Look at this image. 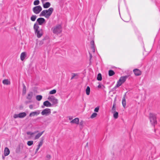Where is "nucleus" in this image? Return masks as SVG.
Segmentation results:
<instances>
[{"label": "nucleus", "mask_w": 160, "mask_h": 160, "mask_svg": "<svg viewBox=\"0 0 160 160\" xmlns=\"http://www.w3.org/2000/svg\"><path fill=\"white\" fill-rule=\"evenodd\" d=\"M53 9L52 8H50L48 9L43 10L40 13V17L44 16L46 18H48L52 14Z\"/></svg>", "instance_id": "f257e3e1"}, {"label": "nucleus", "mask_w": 160, "mask_h": 160, "mask_svg": "<svg viewBox=\"0 0 160 160\" xmlns=\"http://www.w3.org/2000/svg\"><path fill=\"white\" fill-rule=\"evenodd\" d=\"M39 26L37 24H35L34 25V29L35 34L36 35L37 37L39 38L43 35V32L42 29H39Z\"/></svg>", "instance_id": "f03ea898"}, {"label": "nucleus", "mask_w": 160, "mask_h": 160, "mask_svg": "<svg viewBox=\"0 0 160 160\" xmlns=\"http://www.w3.org/2000/svg\"><path fill=\"white\" fill-rule=\"evenodd\" d=\"M51 30L53 33L58 34L61 32L62 28L61 25L58 24L52 27Z\"/></svg>", "instance_id": "7ed1b4c3"}, {"label": "nucleus", "mask_w": 160, "mask_h": 160, "mask_svg": "<svg viewBox=\"0 0 160 160\" xmlns=\"http://www.w3.org/2000/svg\"><path fill=\"white\" fill-rule=\"evenodd\" d=\"M128 77L127 76H125L120 77L117 82L116 87H118L120 86L126 81Z\"/></svg>", "instance_id": "20e7f679"}, {"label": "nucleus", "mask_w": 160, "mask_h": 160, "mask_svg": "<svg viewBox=\"0 0 160 160\" xmlns=\"http://www.w3.org/2000/svg\"><path fill=\"white\" fill-rule=\"evenodd\" d=\"M149 119L151 124L154 125L157 123L156 117V115L152 113H150Z\"/></svg>", "instance_id": "39448f33"}, {"label": "nucleus", "mask_w": 160, "mask_h": 160, "mask_svg": "<svg viewBox=\"0 0 160 160\" xmlns=\"http://www.w3.org/2000/svg\"><path fill=\"white\" fill-rule=\"evenodd\" d=\"M48 99L52 103V105L57 104L58 103V99L53 96H49Z\"/></svg>", "instance_id": "423d86ee"}, {"label": "nucleus", "mask_w": 160, "mask_h": 160, "mask_svg": "<svg viewBox=\"0 0 160 160\" xmlns=\"http://www.w3.org/2000/svg\"><path fill=\"white\" fill-rule=\"evenodd\" d=\"M27 114L25 112H22L19 113L18 114H14L13 116V117L14 118H23L26 116Z\"/></svg>", "instance_id": "0eeeda50"}, {"label": "nucleus", "mask_w": 160, "mask_h": 160, "mask_svg": "<svg viewBox=\"0 0 160 160\" xmlns=\"http://www.w3.org/2000/svg\"><path fill=\"white\" fill-rule=\"evenodd\" d=\"M42 10V8L40 6L34 7L32 8V11L36 14L39 13Z\"/></svg>", "instance_id": "6e6552de"}, {"label": "nucleus", "mask_w": 160, "mask_h": 160, "mask_svg": "<svg viewBox=\"0 0 160 160\" xmlns=\"http://www.w3.org/2000/svg\"><path fill=\"white\" fill-rule=\"evenodd\" d=\"M51 113V109L48 108H47L43 110L41 113L42 115L47 116L50 114Z\"/></svg>", "instance_id": "1a4fd4ad"}, {"label": "nucleus", "mask_w": 160, "mask_h": 160, "mask_svg": "<svg viewBox=\"0 0 160 160\" xmlns=\"http://www.w3.org/2000/svg\"><path fill=\"white\" fill-rule=\"evenodd\" d=\"M40 113V111L37 110L36 111L31 112L29 114V116L30 117H33L35 116H37Z\"/></svg>", "instance_id": "9d476101"}, {"label": "nucleus", "mask_w": 160, "mask_h": 160, "mask_svg": "<svg viewBox=\"0 0 160 160\" xmlns=\"http://www.w3.org/2000/svg\"><path fill=\"white\" fill-rule=\"evenodd\" d=\"M37 22L39 25H42L43 23H45V20L43 18H40L37 19Z\"/></svg>", "instance_id": "9b49d317"}, {"label": "nucleus", "mask_w": 160, "mask_h": 160, "mask_svg": "<svg viewBox=\"0 0 160 160\" xmlns=\"http://www.w3.org/2000/svg\"><path fill=\"white\" fill-rule=\"evenodd\" d=\"M23 147V144H20L19 145L18 147L16 149V152L17 153H19L21 151Z\"/></svg>", "instance_id": "f8f14e48"}, {"label": "nucleus", "mask_w": 160, "mask_h": 160, "mask_svg": "<svg viewBox=\"0 0 160 160\" xmlns=\"http://www.w3.org/2000/svg\"><path fill=\"white\" fill-rule=\"evenodd\" d=\"M133 72L136 76H139L141 74V72L139 69H135L133 70Z\"/></svg>", "instance_id": "ddd939ff"}, {"label": "nucleus", "mask_w": 160, "mask_h": 160, "mask_svg": "<svg viewBox=\"0 0 160 160\" xmlns=\"http://www.w3.org/2000/svg\"><path fill=\"white\" fill-rule=\"evenodd\" d=\"M79 118H77L74 119L72 120L70 122L71 123L76 124H79Z\"/></svg>", "instance_id": "4468645a"}, {"label": "nucleus", "mask_w": 160, "mask_h": 160, "mask_svg": "<svg viewBox=\"0 0 160 160\" xmlns=\"http://www.w3.org/2000/svg\"><path fill=\"white\" fill-rule=\"evenodd\" d=\"M43 105L47 107H51L52 106V104L48 101H46L43 102Z\"/></svg>", "instance_id": "2eb2a0df"}, {"label": "nucleus", "mask_w": 160, "mask_h": 160, "mask_svg": "<svg viewBox=\"0 0 160 160\" xmlns=\"http://www.w3.org/2000/svg\"><path fill=\"white\" fill-rule=\"evenodd\" d=\"M125 96L126 94H125L123 97L122 100V103L123 105V106L124 108L126 107V102L125 99Z\"/></svg>", "instance_id": "dca6fc26"}, {"label": "nucleus", "mask_w": 160, "mask_h": 160, "mask_svg": "<svg viewBox=\"0 0 160 160\" xmlns=\"http://www.w3.org/2000/svg\"><path fill=\"white\" fill-rule=\"evenodd\" d=\"M27 53L25 52H22L20 55V58L22 61H23L26 57Z\"/></svg>", "instance_id": "f3484780"}, {"label": "nucleus", "mask_w": 160, "mask_h": 160, "mask_svg": "<svg viewBox=\"0 0 160 160\" xmlns=\"http://www.w3.org/2000/svg\"><path fill=\"white\" fill-rule=\"evenodd\" d=\"M10 153V150L8 148L6 147L5 148L4 154L5 156L8 155Z\"/></svg>", "instance_id": "a211bd4d"}, {"label": "nucleus", "mask_w": 160, "mask_h": 160, "mask_svg": "<svg viewBox=\"0 0 160 160\" xmlns=\"http://www.w3.org/2000/svg\"><path fill=\"white\" fill-rule=\"evenodd\" d=\"M51 5L50 3L49 2H47L44 3H43V6L45 8H48L50 7Z\"/></svg>", "instance_id": "6ab92c4d"}, {"label": "nucleus", "mask_w": 160, "mask_h": 160, "mask_svg": "<svg viewBox=\"0 0 160 160\" xmlns=\"http://www.w3.org/2000/svg\"><path fill=\"white\" fill-rule=\"evenodd\" d=\"M2 83L4 85H8L10 84V82L8 79H4L3 80Z\"/></svg>", "instance_id": "aec40b11"}, {"label": "nucleus", "mask_w": 160, "mask_h": 160, "mask_svg": "<svg viewBox=\"0 0 160 160\" xmlns=\"http://www.w3.org/2000/svg\"><path fill=\"white\" fill-rule=\"evenodd\" d=\"M38 132V131H36L34 132H27V134L28 135H30V138H31L32 137V136L35 134L37 133Z\"/></svg>", "instance_id": "412c9836"}, {"label": "nucleus", "mask_w": 160, "mask_h": 160, "mask_svg": "<svg viewBox=\"0 0 160 160\" xmlns=\"http://www.w3.org/2000/svg\"><path fill=\"white\" fill-rule=\"evenodd\" d=\"M44 131H43L40 133H38L36 135L35 137V139H37L39 138V137L42 135V134L44 132Z\"/></svg>", "instance_id": "4be33fe9"}, {"label": "nucleus", "mask_w": 160, "mask_h": 160, "mask_svg": "<svg viewBox=\"0 0 160 160\" xmlns=\"http://www.w3.org/2000/svg\"><path fill=\"white\" fill-rule=\"evenodd\" d=\"M33 93L32 92H29L27 98L29 100H31L33 96Z\"/></svg>", "instance_id": "5701e85b"}, {"label": "nucleus", "mask_w": 160, "mask_h": 160, "mask_svg": "<svg viewBox=\"0 0 160 160\" xmlns=\"http://www.w3.org/2000/svg\"><path fill=\"white\" fill-rule=\"evenodd\" d=\"M112 112L113 113V117L115 119H117L118 117V112L115 111L114 112Z\"/></svg>", "instance_id": "b1692460"}, {"label": "nucleus", "mask_w": 160, "mask_h": 160, "mask_svg": "<svg viewBox=\"0 0 160 160\" xmlns=\"http://www.w3.org/2000/svg\"><path fill=\"white\" fill-rule=\"evenodd\" d=\"M90 87L89 86H88L86 88V94L88 95L90 94Z\"/></svg>", "instance_id": "393cba45"}, {"label": "nucleus", "mask_w": 160, "mask_h": 160, "mask_svg": "<svg viewBox=\"0 0 160 160\" xmlns=\"http://www.w3.org/2000/svg\"><path fill=\"white\" fill-rule=\"evenodd\" d=\"M115 74L114 72L112 70H110L108 71V75L110 76H113Z\"/></svg>", "instance_id": "a878e982"}, {"label": "nucleus", "mask_w": 160, "mask_h": 160, "mask_svg": "<svg viewBox=\"0 0 160 160\" xmlns=\"http://www.w3.org/2000/svg\"><path fill=\"white\" fill-rule=\"evenodd\" d=\"M42 98V96L41 95H37L36 96V99L38 101H40Z\"/></svg>", "instance_id": "bb28decb"}, {"label": "nucleus", "mask_w": 160, "mask_h": 160, "mask_svg": "<svg viewBox=\"0 0 160 160\" xmlns=\"http://www.w3.org/2000/svg\"><path fill=\"white\" fill-rule=\"evenodd\" d=\"M97 79L98 81H101L102 80V75L100 73H99L98 74Z\"/></svg>", "instance_id": "cd10ccee"}, {"label": "nucleus", "mask_w": 160, "mask_h": 160, "mask_svg": "<svg viewBox=\"0 0 160 160\" xmlns=\"http://www.w3.org/2000/svg\"><path fill=\"white\" fill-rule=\"evenodd\" d=\"M36 17V15H33L31 17V20L32 21H34L35 20Z\"/></svg>", "instance_id": "c85d7f7f"}, {"label": "nucleus", "mask_w": 160, "mask_h": 160, "mask_svg": "<svg viewBox=\"0 0 160 160\" xmlns=\"http://www.w3.org/2000/svg\"><path fill=\"white\" fill-rule=\"evenodd\" d=\"M97 115V114L96 113L94 112L91 115L90 118H94L96 117Z\"/></svg>", "instance_id": "c756f323"}, {"label": "nucleus", "mask_w": 160, "mask_h": 160, "mask_svg": "<svg viewBox=\"0 0 160 160\" xmlns=\"http://www.w3.org/2000/svg\"><path fill=\"white\" fill-rule=\"evenodd\" d=\"M56 92V91L55 89H53L49 92V93L50 94H55Z\"/></svg>", "instance_id": "7c9ffc66"}, {"label": "nucleus", "mask_w": 160, "mask_h": 160, "mask_svg": "<svg viewBox=\"0 0 160 160\" xmlns=\"http://www.w3.org/2000/svg\"><path fill=\"white\" fill-rule=\"evenodd\" d=\"M26 88L25 86L24 85H23V88L22 91V94H25L26 93Z\"/></svg>", "instance_id": "2f4dec72"}, {"label": "nucleus", "mask_w": 160, "mask_h": 160, "mask_svg": "<svg viewBox=\"0 0 160 160\" xmlns=\"http://www.w3.org/2000/svg\"><path fill=\"white\" fill-rule=\"evenodd\" d=\"M33 142L32 141H30L27 142V144L29 146H30L33 144Z\"/></svg>", "instance_id": "473e14b6"}, {"label": "nucleus", "mask_w": 160, "mask_h": 160, "mask_svg": "<svg viewBox=\"0 0 160 160\" xmlns=\"http://www.w3.org/2000/svg\"><path fill=\"white\" fill-rule=\"evenodd\" d=\"M39 3V1L38 0H35L33 2L34 5H38Z\"/></svg>", "instance_id": "72a5a7b5"}, {"label": "nucleus", "mask_w": 160, "mask_h": 160, "mask_svg": "<svg viewBox=\"0 0 160 160\" xmlns=\"http://www.w3.org/2000/svg\"><path fill=\"white\" fill-rule=\"evenodd\" d=\"M115 103H114L113 105V106H112V112H113V111H115Z\"/></svg>", "instance_id": "f704fd0d"}, {"label": "nucleus", "mask_w": 160, "mask_h": 160, "mask_svg": "<svg viewBox=\"0 0 160 160\" xmlns=\"http://www.w3.org/2000/svg\"><path fill=\"white\" fill-rule=\"evenodd\" d=\"M46 158L47 160H49L51 158V156L50 155L48 154L46 156Z\"/></svg>", "instance_id": "c9c22d12"}, {"label": "nucleus", "mask_w": 160, "mask_h": 160, "mask_svg": "<svg viewBox=\"0 0 160 160\" xmlns=\"http://www.w3.org/2000/svg\"><path fill=\"white\" fill-rule=\"evenodd\" d=\"M42 144H43V140H42L39 142L38 146H39V147H41L42 145Z\"/></svg>", "instance_id": "e433bc0d"}, {"label": "nucleus", "mask_w": 160, "mask_h": 160, "mask_svg": "<svg viewBox=\"0 0 160 160\" xmlns=\"http://www.w3.org/2000/svg\"><path fill=\"white\" fill-rule=\"evenodd\" d=\"M99 107H98L94 109V111L95 112H98V111H99Z\"/></svg>", "instance_id": "4c0bfd02"}, {"label": "nucleus", "mask_w": 160, "mask_h": 160, "mask_svg": "<svg viewBox=\"0 0 160 160\" xmlns=\"http://www.w3.org/2000/svg\"><path fill=\"white\" fill-rule=\"evenodd\" d=\"M91 48L92 49V52H95L94 45H91Z\"/></svg>", "instance_id": "58836bf2"}, {"label": "nucleus", "mask_w": 160, "mask_h": 160, "mask_svg": "<svg viewBox=\"0 0 160 160\" xmlns=\"http://www.w3.org/2000/svg\"><path fill=\"white\" fill-rule=\"evenodd\" d=\"M43 40H44L43 39L42 40L40 41L39 42V46H41L44 43Z\"/></svg>", "instance_id": "ea45409f"}, {"label": "nucleus", "mask_w": 160, "mask_h": 160, "mask_svg": "<svg viewBox=\"0 0 160 160\" xmlns=\"http://www.w3.org/2000/svg\"><path fill=\"white\" fill-rule=\"evenodd\" d=\"M33 105H30L29 106V108L30 109H32L33 108Z\"/></svg>", "instance_id": "a19ab883"}, {"label": "nucleus", "mask_w": 160, "mask_h": 160, "mask_svg": "<svg viewBox=\"0 0 160 160\" xmlns=\"http://www.w3.org/2000/svg\"><path fill=\"white\" fill-rule=\"evenodd\" d=\"M83 121H81L79 123L80 125L81 126H83Z\"/></svg>", "instance_id": "79ce46f5"}, {"label": "nucleus", "mask_w": 160, "mask_h": 160, "mask_svg": "<svg viewBox=\"0 0 160 160\" xmlns=\"http://www.w3.org/2000/svg\"><path fill=\"white\" fill-rule=\"evenodd\" d=\"M102 87H104V86L103 85H102L101 84H99L98 86V87L99 88H102Z\"/></svg>", "instance_id": "37998d69"}, {"label": "nucleus", "mask_w": 160, "mask_h": 160, "mask_svg": "<svg viewBox=\"0 0 160 160\" xmlns=\"http://www.w3.org/2000/svg\"><path fill=\"white\" fill-rule=\"evenodd\" d=\"M40 147H39V146H38V148L36 149V152H35V153H37V152L38 151V150L40 148Z\"/></svg>", "instance_id": "c03bdc74"}, {"label": "nucleus", "mask_w": 160, "mask_h": 160, "mask_svg": "<svg viewBox=\"0 0 160 160\" xmlns=\"http://www.w3.org/2000/svg\"><path fill=\"white\" fill-rule=\"evenodd\" d=\"M90 43H91V45H94V42L93 41H92L91 42H90Z\"/></svg>", "instance_id": "a18cd8bd"}, {"label": "nucleus", "mask_w": 160, "mask_h": 160, "mask_svg": "<svg viewBox=\"0 0 160 160\" xmlns=\"http://www.w3.org/2000/svg\"><path fill=\"white\" fill-rule=\"evenodd\" d=\"M75 76V74H73V76L71 78V79H72L73 78H74V77Z\"/></svg>", "instance_id": "49530a36"}, {"label": "nucleus", "mask_w": 160, "mask_h": 160, "mask_svg": "<svg viewBox=\"0 0 160 160\" xmlns=\"http://www.w3.org/2000/svg\"><path fill=\"white\" fill-rule=\"evenodd\" d=\"M89 54H90V59H91V58H92V55L89 53Z\"/></svg>", "instance_id": "de8ad7c7"}, {"label": "nucleus", "mask_w": 160, "mask_h": 160, "mask_svg": "<svg viewBox=\"0 0 160 160\" xmlns=\"http://www.w3.org/2000/svg\"><path fill=\"white\" fill-rule=\"evenodd\" d=\"M71 119H72V118H69V119L70 120H71Z\"/></svg>", "instance_id": "09e8293b"}, {"label": "nucleus", "mask_w": 160, "mask_h": 160, "mask_svg": "<svg viewBox=\"0 0 160 160\" xmlns=\"http://www.w3.org/2000/svg\"><path fill=\"white\" fill-rule=\"evenodd\" d=\"M56 112L55 111V112H53V113H56Z\"/></svg>", "instance_id": "8fccbe9b"}, {"label": "nucleus", "mask_w": 160, "mask_h": 160, "mask_svg": "<svg viewBox=\"0 0 160 160\" xmlns=\"http://www.w3.org/2000/svg\"><path fill=\"white\" fill-rule=\"evenodd\" d=\"M42 108H44V107H43V106H42Z\"/></svg>", "instance_id": "3c124183"}]
</instances>
